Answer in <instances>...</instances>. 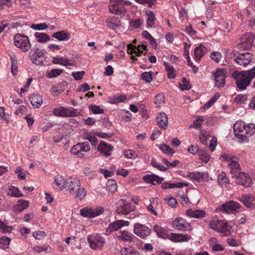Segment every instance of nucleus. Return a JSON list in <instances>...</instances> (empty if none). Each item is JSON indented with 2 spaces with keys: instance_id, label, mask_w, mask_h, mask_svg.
<instances>
[{
  "instance_id": "obj_1",
  "label": "nucleus",
  "mask_w": 255,
  "mask_h": 255,
  "mask_svg": "<svg viewBox=\"0 0 255 255\" xmlns=\"http://www.w3.org/2000/svg\"><path fill=\"white\" fill-rule=\"evenodd\" d=\"M232 77L236 80L237 87L241 90H244L255 77V66L249 70L235 71L232 73Z\"/></svg>"
},
{
  "instance_id": "obj_2",
  "label": "nucleus",
  "mask_w": 255,
  "mask_h": 255,
  "mask_svg": "<svg viewBox=\"0 0 255 255\" xmlns=\"http://www.w3.org/2000/svg\"><path fill=\"white\" fill-rule=\"evenodd\" d=\"M209 227L211 229L221 233L223 236H228L231 233V227L228 223L217 218H214L210 222Z\"/></svg>"
},
{
  "instance_id": "obj_3",
  "label": "nucleus",
  "mask_w": 255,
  "mask_h": 255,
  "mask_svg": "<svg viewBox=\"0 0 255 255\" xmlns=\"http://www.w3.org/2000/svg\"><path fill=\"white\" fill-rule=\"evenodd\" d=\"M255 35L254 33L248 32L245 33L240 37L241 42L237 45L240 50H248L251 49L253 44Z\"/></svg>"
},
{
  "instance_id": "obj_4",
  "label": "nucleus",
  "mask_w": 255,
  "mask_h": 255,
  "mask_svg": "<svg viewBox=\"0 0 255 255\" xmlns=\"http://www.w3.org/2000/svg\"><path fill=\"white\" fill-rule=\"evenodd\" d=\"M14 43L16 47L19 48L23 52L29 50L31 46L28 37L19 33H17L14 36Z\"/></svg>"
},
{
  "instance_id": "obj_5",
  "label": "nucleus",
  "mask_w": 255,
  "mask_h": 255,
  "mask_svg": "<svg viewBox=\"0 0 255 255\" xmlns=\"http://www.w3.org/2000/svg\"><path fill=\"white\" fill-rule=\"evenodd\" d=\"M53 113L55 116L62 117H76L80 114L76 109L72 107L65 108L63 107L54 109Z\"/></svg>"
},
{
  "instance_id": "obj_6",
  "label": "nucleus",
  "mask_w": 255,
  "mask_h": 255,
  "mask_svg": "<svg viewBox=\"0 0 255 255\" xmlns=\"http://www.w3.org/2000/svg\"><path fill=\"white\" fill-rule=\"evenodd\" d=\"M240 206L238 203L231 200L225 202L223 205L218 206L216 210L226 214H234L237 212Z\"/></svg>"
},
{
  "instance_id": "obj_7",
  "label": "nucleus",
  "mask_w": 255,
  "mask_h": 255,
  "mask_svg": "<svg viewBox=\"0 0 255 255\" xmlns=\"http://www.w3.org/2000/svg\"><path fill=\"white\" fill-rule=\"evenodd\" d=\"M103 208L98 207L97 208H84L80 210V215L84 217L92 218L97 217L103 213Z\"/></svg>"
},
{
  "instance_id": "obj_8",
  "label": "nucleus",
  "mask_w": 255,
  "mask_h": 255,
  "mask_svg": "<svg viewBox=\"0 0 255 255\" xmlns=\"http://www.w3.org/2000/svg\"><path fill=\"white\" fill-rule=\"evenodd\" d=\"M44 50L39 51L38 48L32 49L30 50L29 57L32 63L37 65H43V60L41 59L44 56Z\"/></svg>"
},
{
  "instance_id": "obj_9",
  "label": "nucleus",
  "mask_w": 255,
  "mask_h": 255,
  "mask_svg": "<svg viewBox=\"0 0 255 255\" xmlns=\"http://www.w3.org/2000/svg\"><path fill=\"white\" fill-rule=\"evenodd\" d=\"M253 59L254 55L251 53L246 52L239 54L234 59V61L239 65L246 67L252 62Z\"/></svg>"
},
{
  "instance_id": "obj_10",
  "label": "nucleus",
  "mask_w": 255,
  "mask_h": 255,
  "mask_svg": "<svg viewBox=\"0 0 255 255\" xmlns=\"http://www.w3.org/2000/svg\"><path fill=\"white\" fill-rule=\"evenodd\" d=\"M65 188H67L71 194H75V189L80 187V181L75 177H69L66 179Z\"/></svg>"
},
{
  "instance_id": "obj_11",
  "label": "nucleus",
  "mask_w": 255,
  "mask_h": 255,
  "mask_svg": "<svg viewBox=\"0 0 255 255\" xmlns=\"http://www.w3.org/2000/svg\"><path fill=\"white\" fill-rule=\"evenodd\" d=\"M120 204L117 208V213L119 215H127L133 210L131 203L126 199H122L119 201Z\"/></svg>"
},
{
  "instance_id": "obj_12",
  "label": "nucleus",
  "mask_w": 255,
  "mask_h": 255,
  "mask_svg": "<svg viewBox=\"0 0 255 255\" xmlns=\"http://www.w3.org/2000/svg\"><path fill=\"white\" fill-rule=\"evenodd\" d=\"M172 227L181 231H187L191 230L190 225L182 218L175 219L172 222Z\"/></svg>"
},
{
  "instance_id": "obj_13",
  "label": "nucleus",
  "mask_w": 255,
  "mask_h": 255,
  "mask_svg": "<svg viewBox=\"0 0 255 255\" xmlns=\"http://www.w3.org/2000/svg\"><path fill=\"white\" fill-rule=\"evenodd\" d=\"M214 76L216 81V86L221 88L225 86L227 75L226 71L224 69H217Z\"/></svg>"
},
{
  "instance_id": "obj_14",
  "label": "nucleus",
  "mask_w": 255,
  "mask_h": 255,
  "mask_svg": "<svg viewBox=\"0 0 255 255\" xmlns=\"http://www.w3.org/2000/svg\"><path fill=\"white\" fill-rule=\"evenodd\" d=\"M232 177L236 178V183L246 187L250 186L252 182V179L247 174L242 172H239L235 174Z\"/></svg>"
},
{
  "instance_id": "obj_15",
  "label": "nucleus",
  "mask_w": 255,
  "mask_h": 255,
  "mask_svg": "<svg viewBox=\"0 0 255 255\" xmlns=\"http://www.w3.org/2000/svg\"><path fill=\"white\" fill-rule=\"evenodd\" d=\"M235 135L239 138L244 140L247 138L245 135V124L242 121H237L233 126Z\"/></svg>"
},
{
  "instance_id": "obj_16",
  "label": "nucleus",
  "mask_w": 255,
  "mask_h": 255,
  "mask_svg": "<svg viewBox=\"0 0 255 255\" xmlns=\"http://www.w3.org/2000/svg\"><path fill=\"white\" fill-rule=\"evenodd\" d=\"M133 232L137 236L143 239L150 234L151 230L145 225L136 223L134 225Z\"/></svg>"
},
{
  "instance_id": "obj_17",
  "label": "nucleus",
  "mask_w": 255,
  "mask_h": 255,
  "mask_svg": "<svg viewBox=\"0 0 255 255\" xmlns=\"http://www.w3.org/2000/svg\"><path fill=\"white\" fill-rule=\"evenodd\" d=\"M88 241L91 248L94 250L101 249L105 243L104 239L99 236H90L88 238Z\"/></svg>"
},
{
  "instance_id": "obj_18",
  "label": "nucleus",
  "mask_w": 255,
  "mask_h": 255,
  "mask_svg": "<svg viewBox=\"0 0 255 255\" xmlns=\"http://www.w3.org/2000/svg\"><path fill=\"white\" fill-rule=\"evenodd\" d=\"M128 221L117 220V221L114 222L113 223L109 224L106 232H112L117 231L123 226H128Z\"/></svg>"
},
{
  "instance_id": "obj_19",
  "label": "nucleus",
  "mask_w": 255,
  "mask_h": 255,
  "mask_svg": "<svg viewBox=\"0 0 255 255\" xmlns=\"http://www.w3.org/2000/svg\"><path fill=\"white\" fill-rule=\"evenodd\" d=\"M113 146L105 141L101 142L98 147V150L106 156L111 155V151L113 150Z\"/></svg>"
},
{
  "instance_id": "obj_20",
  "label": "nucleus",
  "mask_w": 255,
  "mask_h": 255,
  "mask_svg": "<svg viewBox=\"0 0 255 255\" xmlns=\"http://www.w3.org/2000/svg\"><path fill=\"white\" fill-rule=\"evenodd\" d=\"M156 121L158 125L161 128L166 129L168 126V118L167 115L163 112L160 113L157 118Z\"/></svg>"
},
{
  "instance_id": "obj_21",
  "label": "nucleus",
  "mask_w": 255,
  "mask_h": 255,
  "mask_svg": "<svg viewBox=\"0 0 255 255\" xmlns=\"http://www.w3.org/2000/svg\"><path fill=\"white\" fill-rule=\"evenodd\" d=\"M29 202L23 199L18 201L17 204L13 206V210L15 213H20L29 206Z\"/></svg>"
},
{
  "instance_id": "obj_22",
  "label": "nucleus",
  "mask_w": 255,
  "mask_h": 255,
  "mask_svg": "<svg viewBox=\"0 0 255 255\" xmlns=\"http://www.w3.org/2000/svg\"><path fill=\"white\" fill-rule=\"evenodd\" d=\"M168 238L174 242H180L187 241L190 238L187 235L171 233Z\"/></svg>"
},
{
  "instance_id": "obj_23",
  "label": "nucleus",
  "mask_w": 255,
  "mask_h": 255,
  "mask_svg": "<svg viewBox=\"0 0 255 255\" xmlns=\"http://www.w3.org/2000/svg\"><path fill=\"white\" fill-rule=\"evenodd\" d=\"M29 99L31 105L36 108H39L43 103L42 96L39 94H32Z\"/></svg>"
},
{
  "instance_id": "obj_24",
  "label": "nucleus",
  "mask_w": 255,
  "mask_h": 255,
  "mask_svg": "<svg viewBox=\"0 0 255 255\" xmlns=\"http://www.w3.org/2000/svg\"><path fill=\"white\" fill-rule=\"evenodd\" d=\"M52 37L59 41H68L70 38V34L66 30H62L54 33Z\"/></svg>"
},
{
  "instance_id": "obj_25",
  "label": "nucleus",
  "mask_w": 255,
  "mask_h": 255,
  "mask_svg": "<svg viewBox=\"0 0 255 255\" xmlns=\"http://www.w3.org/2000/svg\"><path fill=\"white\" fill-rule=\"evenodd\" d=\"M106 23L107 26L113 30H116L118 27L121 26V21L118 18L112 17L106 20Z\"/></svg>"
},
{
  "instance_id": "obj_26",
  "label": "nucleus",
  "mask_w": 255,
  "mask_h": 255,
  "mask_svg": "<svg viewBox=\"0 0 255 255\" xmlns=\"http://www.w3.org/2000/svg\"><path fill=\"white\" fill-rule=\"evenodd\" d=\"M186 215L189 217L202 218L205 216V212L203 210H192L188 209L186 212Z\"/></svg>"
},
{
  "instance_id": "obj_27",
  "label": "nucleus",
  "mask_w": 255,
  "mask_h": 255,
  "mask_svg": "<svg viewBox=\"0 0 255 255\" xmlns=\"http://www.w3.org/2000/svg\"><path fill=\"white\" fill-rule=\"evenodd\" d=\"M117 238L119 240L130 242H132L134 239L132 235H130L128 232L125 231H121L120 234L117 236Z\"/></svg>"
},
{
  "instance_id": "obj_28",
  "label": "nucleus",
  "mask_w": 255,
  "mask_h": 255,
  "mask_svg": "<svg viewBox=\"0 0 255 255\" xmlns=\"http://www.w3.org/2000/svg\"><path fill=\"white\" fill-rule=\"evenodd\" d=\"M128 51L127 52L130 55L133 54H135L136 56H140L142 54L143 51L141 49L138 48L137 47L134 46L132 44H128L127 46Z\"/></svg>"
},
{
  "instance_id": "obj_29",
  "label": "nucleus",
  "mask_w": 255,
  "mask_h": 255,
  "mask_svg": "<svg viewBox=\"0 0 255 255\" xmlns=\"http://www.w3.org/2000/svg\"><path fill=\"white\" fill-rule=\"evenodd\" d=\"M231 163L229 164V168L230 169V172L231 174L233 175H235V174H237L239 172H240L239 170L240 169V166L239 163H238L235 159H233L231 160Z\"/></svg>"
},
{
  "instance_id": "obj_30",
  "label": "nucleus",
  "mask_w": 255,
  "mask_h": 255,
  "mask_svg": "<svg viewBox=\"0 0 255 255\" xmlns=\"http://www.w3.org/2000/svg\"><path fill=\"white\" fill-rule=\"evenodd\" d=\"M153 230L159 237L163 239L168 238L169 235H167L166 230L160 226L158 225H155L153 227Z\"/></svg>"
},
{
  "instance_id": "obj_31",
  "label": "nucleus",
  "mask_w": 255,
  "mask_h": 255,
  "mask_svg": "<svg viewBox=\"0 0 255 255\" xmlns=\"http://www.w3.org/2000/svg\"><path fill=\"white\" fill-rule=\"evenodd\" d=\"M145 14L147 16V27H152L154 23L155 15L153 12L150 10H147L145 11Z\"/></svg>"
},
{
  "instance_id": "obj_32",
  "label": "nucleus",
  "mask_w": 255,
  "mask_h": 255,
  "mask_svg": "<svg viewBox=\"0 0 255 255\" xmlns=\"http://www.w3.org/2000/svg\"><path fill=\"white\" fill-rule=\"evenodd\" d=\"M35 36L37 41L40 43H45L50 39L49 36L46 33L36 32L35 33Z\"/></svg>"
},
{
  "instance_id": "obj_33",
  "label": "nucleus",
  "mask_w": 255,
  "mask_h": 255,
  "mask_svg": "<svg viewBox=\"0 0 255 255\" xmlns=\"http://www.w3.org/2000/svg\"><path fill=\"white\" fill-rule=\"evenodd\" d=\"M205 50H206V48L202 44H200L195 49L194 54L195 58L197 60H200L201 57L204 55Z\"/></svg>"
},
{
  "instance_id": "obj_34",
  "label": "nucleus",
  "mask_w": 255,
  "mask_h": 255,
  "mask_svg": "<svg viewBox=\"0 0 255 255\" xmlns=\"http://www.w3.org/2000/svg\"><path fill=\"white\" fill-rule=\"evenodd\" d=\"M188 177L192 180L201 182L204 179V174L202 172H193L190 173L188 175Z\"/></svg>"
},
{
  "instance_id": "obj_35",
  "label": "nucleus",
  "mask_w": 255,
  "mask_h": 255,
  "mask_svg": "<svg viewBox=\"0 0 255 255\" xmlns=\"http://www.w3.org/2000/svg\"><path fill=\"white\" fill-rule=\"evenodd\" d=\"M9 192L8 194L11 196L15 197H23V195L20 192L18 188L14 187L13 186H10L9 187Z\"/></svg>"
},
{
  "instance_id": "obj_36",
  "label": "nucleus",
  "mask_w": 255,
  "mask_h": 255,
  "mask_svg": "<svg viewBox=\"0 0 255 255\" xmlns=\"http://www.w3.org/2000/svg\"><path fill=\"white\" fill-rule=\"evenodd\" d=\"M218 182L222 186H226L229 184V180L226 177V173L224 172H221L218 176Z\"/></svg>"
},
{
  "instance_id": "obj_37",
  "label": "nucleus",
  "mask_w": 255,
  "mask_h": 255,
  "mask_svg": "<svg viewBox=\"0 0 255 255\" xmlns=\"http://www.w3.org/2000/svg\"><path fill=\"white\" fill-rule=\"evenodd\" d=\"M109 9L110 12L117 14H122V11L124 10L121 7H120L119 5H117L114 2L109 5Z\"/></svg>"
},
{
  "instance_id": "obj_38",
  "label": "nucleus",
  "mask_w": 255,
  "mask_h": 255,
  "mask_svg": "<svg viewBox=\"0 0 255 255\" xmlns=\"http://www.w3.org/2000/svg\"><path fill=\"white\" fill-rule=\"evenodd\" d=\"M64 72L63 69H52L46 75L49 78H53L62 74Z\"/></svg>"
},
{
  "instance_id": "obj_39",
  "label": "nucleus",
  "mask_w": 255,
  "mask_h": 255,
  "mask_svg": "<svg viewBox=\"0 0 255 255\" xmlns=\"http://www.w3.org/2000/svg\"><path fill=\"white\" fill-rule=\"evenodd\" d=\"M76 196L75 198L79 199L80 200H82L85 197L87 193V191L84 188H77L75 189Z\"/></svg>"
},
{
  "instance_id": "obj_40",
  "label": "nucleus",
  "mask_w": 255,
  "mask_h": 255,
  "mask_svg": "<svg viewBox=\"0 0 255 255\" xmlns=\"http://www.w3.org/2000/svg\"><path fill=\"white\" fill-rule=\"evenodd\" d=\"M181 82L182 83H180L179 87L182 90H189L191 88L189 81L185 77L182 78Z\"/></svg>"
},
{
  "instance_id": "obj_41",
  "label": "nucleus",
  "mask_w": 255,
  "mask_h": 255,
  "mask_svg": "<svg viewBox=\"0 0 255 255\" xmlns=\"http://www.w3.org/2000/svg\"><path fill=\"white\" fill-rule=\"evenodd\" d=\"M245 135H251L255 133V124L251 123L248 125H245Z\"/></svg>"
},
{
  "instance_id": "obj_42",
  "label": "nucleus",
  "mask_w": 255,
  "mask_h": 255,
  "mask_svg": "<svg viewBox=\"0 0 255 255\" xmlns=\"http://www.w3.org/2000/svg\"><path fill=\"white\" fill-rule=\"evenodd\" d=\"M248 97L246 95H238L234 99V101L235 103L239 104H244L246 103V102L247 101Z\"/></svg>"
},
{
  "instance_id": "obj_43",
  "label": "nucleus",
  "mask_w": 255,
  "mask_h": 255,
  "mask_svg": "<svg viewBox=\"0 0 255 255\" xmlns=\"http://www.w3.org/2000/svg\"><path fill=\"white\" fill-rule=\"evenodd\" d=\"M56 184L59 187H65L66 179L64 180L63 177L60 175H57L55 177L54 180Z\"/></svg>"
},
{
  "instance_id": "obj_44",
  "label": "nucleus",
  "mask_w": 255,
  "mask_h": 255,
  "mask_svg": "<svg viewBox=\"0 0 255 255\" xmlns=\"http://www.w3.org/2000/svg\"><path fill=\"white\" fill-rule=\"evenodd\" d=\"M107 189L111 193H115L117 190V185L115 180L109 181L107 184Z\"/></svg>"
},
{
  "instance_id": "obj_45",
  "label": "nucleus",
  "mask_w": 255,
  "mask_h": 255,
  "mask_svg": "<svg viewBox=\"0 0 255 255\" xmlns=\"http://www.w3.org/2000/svg\"><path fill=\"white\" fill-rule=\"evenodd\" d=\"M164 100L165 98L163 94H158L155 97L154 104L157 106H159L164 102Z\"/></svg>"
},
{
  "instance_id": "obj_46",
  "label": "nucleus",
  "mask_w": 255,
  "mask_h": 255,
  "mask_svg": "<svg viewBox=\"0 0 255 255\" xmlns=\"http://www.w3.org/2000/svg\"><path fill=\"white\" fill-rule=\"evenodd\" d=\"M151 164L153 167L156 168L160 171H165L167 170V168L165 167L159 163H158L155 159H152Z\"/></svg>"
},
{
  "instance_id": "obj_47",
  "label": "nucleus",
  "mask_w": 255,
  "mask_h": 255,
  "mask_svg": "<svg viewBox=\"0 0 255 255\" xmlns=\"http://www.w3.org/2000/svg\"><path fill=\"white\" fill-rule=\"evenodd\" d=\"M95 133H89L87 134L85 139H88L94 145L98 143V139L95 136Z\"/></svg>"
},
{
  "instance_id": "obj_48",
  "label": "nucleus",
  "mask_w": 255,
  "mask_h": 255,
  "mask_svg": "<svg viewBox=\"0 0 255 255\" xmlns=\"http://www.w3.org/2000/svg\"><path fill=\"white\" fill-rule=\"evenodd\" d=\"M159 148L166 154H171L172 155L174 153V149L165 144L161 145Z\"/></svg>"
},
{
  "instance_id": "obj_49",
  "label": "nucleus",
  "mask_w": 255,
  "mask_h": 255,
  "mask_svg": "<svg viewBox=\"0 0 255 255\" xmlns=\"http://www.w3.org/2000/svg\"><path fill=\"white\" fill-rule=\"evenodd\" d=\"M240 201L248 207H251L254 205V204L250 201V197H248V195L243 196L240 198Z\"/></svg>"
},
{
  "instance_id": "obj_50",
  "label": "nucleus",
  "mask_w": 255,
  "mask_h": 255,
  "mask_svg": "<svg viewBox=\"0 0 255 255\" xmlns=\"http://www.w3.org/2000/svg\"><path fill=\"white\" fill-rule=\"evenodd\" d=\"M89 109L95 114H103L104 110L96 105H91L89 106Z\"/></svg>"
},
{
  "instance_id": "obj_51",
  "label": "nucleus",
  "mask_w": 255,
  "mask_h": 255,
  "mask_svg": "<svg viewBox=\"0 0 255 255\" xmlns=\"http://www.w3.org/2000/svg\"><path fill=\"white\" fill-rule=\"evenodd\" d=\"M199 155L200 159L204 162H208L209 160L210 157L207 152L203 151H199Z\"/></svg>"
},
{
  "instance_id": "obj_52",
  "label": "nucleus",
  "mask_w": 255,
  "mask_h": 255,
  "mask_svg": "<svg viewBox=\"0 0 255 255\" xmlns=\"http://www.w3.org/2000/svg\"><path fill=\"white\" fill-rule=\"evenodd\" d=\"M142 79L147 83H150L152 80V74L151 72H144L141 74Z\"/></svg>"
},
{
  "instance_id": "obj_53",
  "label": "nucleus",
  "mask_w": 255,
  "mask_h": 255,
  "mask_svg": "<svg viewBox=\"0 0 255 255\" xmlns=\"http://www.w3.org/2000/svg\"><path fill=\"white\" fill-rule=\"evenodd\" d=\"M210 57L216 63H219L222 57V55L218 52H213L211 53Z\"/></svg>"
},
{
  "instance_id": "obj_54",
  "label": "nucleus",
  "mask_w": 255,
  "mask_h": 255,
  "mask_svg": "<svg viewBox=\"0 0 255 255\" xmlns=\"http://www.w3.org/2000/svg\"><path fill=\"white\" fill-rule=\"evenodd\" d=\"M124 155L128 158H135L137 157V154L131 150H128L124 152Z\"/></svg>"
},
{
  "instance_id": "obj_55",
  "label": "nucleus",
  "mask_w": 255,
  "mask_h": 255,
  "mask_svg": "<svg viewBox=\"0 0 255 255\" xmlns=\"http://www.w3.org/2000/svg\"><path fill=\"white\" fill-rule=\"evenodd\" d=\"M113 2L117 5H119L123 9H124V5L125 4H130V2L127 0H113Z\"/></svg>"
},
{
  "instance_id": "obj_56",
  "label": "nucleus",
  "mask_w": 255,
  "mask_h": 255,
  "mask_svg": "<svg viewBox=\"0 0 255 255\" xmlns=\"http://www.w3.org/2000/svg\"><path fill=\"white\" fill-rule=\"evenodd\" d=\"M85 74V72L84 71H82L77 72H73L72 73V75L74 77L75 80H79L82 79Z\"/></svg>"
},
{
  "instance_id": "obj_57",
  "label": "nucleus",
  "mask_w": 255,
  "mask_h": 255,
  "mask_svg": "<svg viewBox=\"0 0 255 255\" xmlns=\"http://www.w3.org/2000/svg\"><path fill=\"white\" fill-rule=\"evenodd\" d=\"M11 71L13 75H15L17 74L18 70H17V66L16 61L11 59Z\"/></svg>"
},
{
  "instance_id": "obj_58",
  "label": "nucleus",
  "mask_w": 255,
  "mask_h": 255,
  "mask_svg": "<svg viewBox=\"0 0 255 255\" xmlns=\"http://www.w3.org/2000/svg\"><path fill=\"white\" fill-rule=\"evenodd\" d=\"M48 27V26L45 23H40L38 24H32L31 28L34 30H44Z\"/></svg>"
},
{
  "instance_id": "obj_59",
  "label": "nucleus",
  "mask_w": 255,
  "mask_h": 255,
  "mask_svg": "<svg viewBox=\"0 0 255 255\" xmlns=\"http://www.w3.org/2000/svg\"><path fill=\"white\" fill-rule=\"evenodd\" d=\"M90 87L87 83H84L80 85L76 90L77 92H87L90 89Z\"/></svg>"
},
{
  "instance_id": "obj_60",
  "label": "nucleus",
  "mask_w": 255,
  "mask_h": 255,
  "mask_svg": "<svg viewBox=\"0 0 255 255\" xmlns=\"http://www.w3.org/2000/svg\"><path fill=\"white\" fill-rule=\"evenodd\" d=\"M45 236V233L41 231H37L33 233V236L37 240H42Z\"/></svg>"
},
{
  "instance_id": "obj_61",
  "label": "nucleus",
  "mask_w": 255,
  "mask_h": 255,
  "mask_svg": "<svg viewBox=\"0 0 255 255\" xmlns=\"http://www.w3.org/2000/svg\"><path fill=\"white\" fill-rule=\"evenodd\" d=\"M81 144V149L80 151H85L87 152L90 150V147L89 143L87 141L84 142L83 143H79Z\"/></svg>"
},
{
  "instance_id": "obj_62",
  "label": "nucleus",
  "mask_w": 255,
  "mask_h": 255,
  "mask_svg": "<svg viewBox=\"0 0 255 255\" xmlns=\"http://www.w3.org/2000/svg\"><path fill=\"white\" fill-rule=\"evenodd\" d=\"M130 25L135 28H138L140 26L141 22L140 19L137 18L133 20H131L129 22Z\"/></svg>"
},
{
  "instance_id": "obj_63",
  "label": "nucleus",
  "mask_w": 255,
  "mask_h": 255,
  "mask_svg": "<svg viewBox=\"0 0 255 255\" xmlns=\"http://www.w3.org/2000/svg\"><path fill=\"white\" fill-rule=\"evenodd\" d=\"M81 144L79 143H77L73 146L71 149V153L73 155H75L76 154L78 153L79 151H80L81 148Z\"/></svg>"
},
{
  "instance_id": "obj_64",
  "label": "nucleus",
  "mask_w": 255,
  "mask_h": 255,
  "mask_svg": "<svg viewBox=\"0 0 255 255\" xmlns=\"http://www.w3.org/2000/svg\"><path fill=\"white\" fill-rule=\"evenodd\" d=\"M132 251H133V248L128 247L122 249L120 252L122 255H129Z\"/></svg>"
}]
</instances>
